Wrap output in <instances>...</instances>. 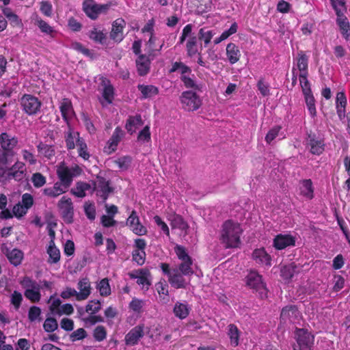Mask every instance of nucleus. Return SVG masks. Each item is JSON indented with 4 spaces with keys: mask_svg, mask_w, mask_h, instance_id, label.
Instances as JSON below:
<instances>
[{
    "mask_svg": "<svg viewBox=\"0 0 350 350\" xmlns=\"http://www.w3.org/2000/svg\"><path fill=\"white\" fill-rule=\"evenodd\" d=\"M174 252L180 261L176 267L170 268V265L162 262L160 267L163 273L167 276L170 285L175 288H186L189 281L185 276H191L194 273L193 260L186 249L180 245L174 247Z\"/></svg>",
    "mask_w": 350,
    "mask_h": 350,
    "instance_id": "obj_1",
    "label": "nucleus"
},
{
    "mask_svg": "<svg viewBox=\"0 0 350 350\" xmlns=\"http://www.w3.org/2000/svg\"><path fill=\"white\" fill-rule=\"evenodd\" d=\"M243 230L240 224L231 219L226 221L221 226L220 241L226 248H237L241 245Z\"/></svg>",
    "mask_w": 350,
    "mask_h": 350,
    "instance_id": "obj_2",
    "label": "nucleus"
},
{
    "mask_svg": "<svg viewBox=\"0 0 350 350\" xmlns=\"http://www.w3.org/2000/svg\"><path fill=\"white\" fill-rule=\"evenodd\" d=\"M81 173L82 169L77 165L69 167L62 164L57 169V174L61 181L59 183L67 189L72 184L73 178L79 176Z\"/></svg>",
    "mask_w": 350,
    "mask_h": 350,
    "instance_id": "obj_3",
    "label": "nucleus"
},
{
    "mask_svg": "<svg viewBox=\"0 0 350 350\" xmlns=\"http://www.w3.org/2000/svg\"><path fill=\"white\" fill-rule=\"evenodd\" d=\"M21 284L25 289L24 295L33 303L38 302L41 299V285L28 276H25Z\"/></svg>",
    "mask_w": 350,
    "mask_h": 350,
    "instance_id": "obj_4",
    "label": "nucleus"
},
{
    "mask_svg": "<svg viewBox=\"0 0 350 350\" xmlns=\"http://www.w3.org/2000/svg\"><path fill=\"white\" fill-rule=\"evenodd\" d=\"M19 101L22 110L29 116L36 115L40 111L42 103L33 95L25 94Z\"/></svg>",
    "mask_w": 350,
    "mask_h": 350,
    "instance_id": "obj_5",
    "label": "nucleus"
},
{
    "mask_svg": "<svg viewBox=\"0 0 350 350\" xmlns=\"http://www.w3.org/2000/svg\"><path fill=\"white\" fill-rule=\"evenodd\" d=\"M247 285L258 292L261 299L267 297L268 290L265 284L262 280V276L256 271H250L246 277Z\"/></svg>",
    "mask_w": 350,
    "mask_h": 350,
    "instance_id": "obj_6",
    "label": "nucleus"
},
{
    "mask_svg": "<svg viewBox=\"0 0 350 350\" xmlns=\"http://www.w3.org/2000/svg\"><path fill=\"white\" fill-rule=\"evenodd\" d=\"M94 190L100 202H105L109 195L113 192V188L109 186V181L104 177L97 176L94 182Z\"/></svg>",
    "mask_w": 350,
    "mask_h": 350,
    "instance_id": "obj_7",
    "label": "nucleus"
},
{
    "mask_svg": "<svg viewBox=\"0 0 350 350\" xmlns=\"http://www.w3.org/2000/svg\"><path fill=\"white\" fill-rule=\"evenodd\" d=\"M180 100L183 107L188 111L197 110L201 105L199 96L192 91L183 92Z\"/></svg>",
    "mask_w": 350,
    "mask_h": 350,
    "instance_id": "obj_8",
    "label": "nucleus"
},
{
    "mask_svg": "<svg viewBox=\"0 0 350 350\" xmlns=\"http://www.w3.org/2000/svg\"><path fill=\"white\" fill-rule=\"evenodd\" d=\"M297 345L294 350H311L314 340V336L304 329H298L296 331Z\"/></svg>",
    "mask_w": 350,
    "mask_h": 350,
    "instance_id": "obj_9",
    "label": "nucleus"
},
{
    "mask_svg": "<svg viewBox=\"0 0 350 350\" xmlns=\"http://www.w3.org/2000/svg\"><path fill=\"white\" fill-rule=\"evenodd\" d=\"M57 206L61 211L64 221L68 224L72 223L73 220L74 208L71 198L63 196L58 202Z\"/></svg>",
    "mask_w": 350,
    "mask_h": 350,
    "instance_id": "obj_10",
    "label": "nucleus"
},
{
    "mask_svg": "<svg viewBox=\"0 0 350 350\" xmlns=\"http://www.w3.org/2000/svg\"><path fill=\"white\" fill-rule=\"evenodd\" d=\"M297 68L299 70V83L301 84L308 83L309 81L308 77V57L304 53V51H299L297 53L296 57Z\"/></svg>",
    "mask_w": 350,
    "mask_h": 350,
    "instance_id": "obj_11",
    "label": "nucleus"
},
{
    "mask_svg": "<svg viewBox=\"0 0 350 350\" xmlns=\"http://www.w3.org/2000/svg\"><path fill=\"white\" fill-rule=\"evenodd\" d=\"M301 314L295 305H288L282 309L280 321L283 323H294L298 321Z\"/></svg>",
    "mask_w": 350,
    "mask_h": 350,
    "instance_id": "obj_12",
    "label": "nucleus"
},
{
    "mask_svg": "<svg viewBox=\"0 0 350 350\" xmlns=\"http://www.w3.org/2000/svg\"><path fill=\"white\" fill-rule=\"evenodd\" d=\"M307 148L313 154L319 155L325 150V142L322 137L314 134H310L306 139Z\"/></svg>",
    "mask_w": 350,
    "mask_h": 350,
    "instance_id": "obj_13",
    "label": "nucleus"
},
{
    "mask_svg": "<svg viewBox=\"0 0 350 350\" xmlns=\"http://www.w3.org/2000/svg\"><path fill=\"white\" fill-rule=\"evenodd\" d=\"M144 325L139 324L133 327L125 336L124 340L126 345H136L144 336Z\"/></svg>",
    "mask_w": 350,
    "mask_h": 350,
    "instance_id": "obj_14",
    "label": "nucleus"
},
{
    "mask_svg": "<svg viewBox=\"0 0 350 350\" xmlns=\"http://www.w3.org/2000/svg\"><path fill=\"white\" fill-rule=\"evenodd\" d=\"M305 102L310 116L314 118L317 116L316 100L312 93L310 83L301 84Z\"/></svg>",
    "mask_w": 350,
    "mask_h": 350,
    "instance_id": "obj_15",
    "label": "nucleus"
},
{
    "mask_svg": "<svg viewBox=\"0 0 350 350\" xmlns=\"http://www.w3.org/2000/svg\"><path fill=\"white\" fill-rule=\"evenodd\" d=\"M126 225L131 230L137 235H144L147 232V229L139 221V217L135 211H133L126 221Z\"/></svg>",
    "mask_w": 350,
    "mask_h": 350,
    "instance_id": "obj_16",
    "label": "nucleus"
},
{
    "mask_svg": "<svg viewBox=\"0 0 350 350\" xmlns=\"http://www.w3.org/2000/svg\"><path fill=\"white\" fill-rule=\"evenodd\" d=\"M102 96L103 100L101 101L103 105L111 104L114 97V88L110 81L105 78L101 79Z\"/></svg>",
    "mask_w": 350,
    "mask_h": 350,
    "instance_id": "obj_17",
    "label": "nucleus"
},
{
    "mask_svg": "<svg viewBox=\"0 0 350 350\" xmlns=\"http://www.w3.org/2000/svg\"><path fill=\"white\" fill-rule=\"evenodd\" d=\"M124 26L125 21L122 18L116 19L112 24L110 38L116 42H121L124 38L123 29Z\"/></svg>",
    "mask_w": 350,
    "mask_h": 350,
    "instance_id": "obj_18",
    "label": "nucleus"
},
{
    "mask_svg": "<svg viewBox=\"0 0 350 350\" xmlns=\"http://www.w3.org/2000/svg\"><path fill=\"white\" fill-rule=\"evenodd\" d=\"M295 238L290 234H278L273 239V246L277 250H283L288 246H294Z\"/></svg>",
    "mask_w": 350,
    "mask_h": 350,
    "instance_id": "obj_19",
    "label": "nucleus"
},
{
    "mask_svg": "<svg viewBox=\"0 0 350 350\" xmlns=\"http://www.w3.org/2000/svg\"><path fill=\"white\" fill-rule=\"evenodd\" d=\"M83 8L90 18L96 19L102 12L103 7L96 4L92 0H86L83 3Z\"/></svg>",
    "mask_w": 350,
    "mask_h": 350,
    "instance_id": "obj_20",
    "label": "nucleus"
},
{
    "mask_svg": "<svg viewBox=\"0 0 350 350\" xmlns=\"http://www.w3.org/2000/svg\"><path fill=\"white\" fill-rule=\"evenodd\" d=\"M10 172L12 180L21 181L25 178L26 175V167L24 163L16 161L11 167L8 168Z\"/></svg>",
    "mask_w": 350,
    "mask_h": 350,
    "instance_id": "obj_21",
    "label": "nucleus"
},
{
    "mask_svg": "<svg viewBox=\"0 0 350 350\" xmlns=\"http://www.w3.org/2000/svg\"><path fill=\"white\" fill-rule=\"evenodd\" d=\"M79 289L77 295V301L86 299L91 293V286L89 280L87 278L81 279L77 284Z\"/></svg>",
    "mask_w": 350,
    "mask_h": 350,
    "instance_id": "obj_22",
    "label": "nucleus"
},
{
    "mask_svg": "<svg viewBox=\"0 0 350 350\" xmlns=\"http://www.w3.org/2000/svg\"><path fill=\"white\" fill-rule=\"evenodd\" d=\"M299 193L307 200L313 198L314 188L310 179H304L299 182Z\"/></svg>",
    "mask_w": 350,
    "mask_h": 350,
    "instance_id": "obj_23",
    "label": "nucleus"
},
{
    "mask_svg": "<svg viewBox=\"0 0 350 350\" xmlns=\"http://www.w3.org/2000/svg\"><path fill=\"white\" fill-rule=\"evenodd\" d=\"M137 70L140 76L146 75L150 68V59L145 55H139L136 61Z\"/></svg>",
    "mask_w": 350,
    "mask_h": 350,
    "instance_id": "obj_24",
    "label": "nucleus"
},
{
    "mask_svg": "<svg viewBox=\"0 0 350 350\" xmlns=\"http://www.w3.org/2000/svg\"><path fill=\"white\" fill-rule=\"evenodd\" d=\"M18 144V139L12 136L7 133H3L0 135V144L1 149H5L10 152H13L12 150Z\"/></svg>",
    "mask_w": 350,
    "mask_h": 350,
    "instance_id": "obj_25",
    "label": "nucleus"
},
{
    "mask_svg": "<svg viewBox=\"0 0 350 350\" xmlns=\"http://www.w3.org/2000/svg\"><path fill=\"white\" fill-rule=\"evenodd\" d=\"M68 131L65 133V142L66 148L68 150L74 149L76 146L77 141L79 139H82L79 136V132L74 131L73 129L70 126L69 124Z\"/></svg>",
    "mask_w": 350,
    "mask_h": 350,
    "instance_id": "obj_26",
    "label": "nucleus"
},
{
    "mask_svg": "<svg viewBox=\"0 0 350 350\" xmlns=\"http://www.w3.org/2000/svg\"><path fill=\"white\" fill-rule=\"evenodd\" d=\"M227 59L231 64L237 63L241 57L239 47L234 43H229L226 46Z\"/></svg>",
    "mask_w": 350,
    "mask_h": 350,
    "instance_id": "obj_27",
    "label": "nucleus"
},
{
    "mask_svg": "<svg viewBox=\"0 0 350 350\" xmlns=\"http://www.w3.org/2000/svg\"><path fill=\"white\" fill-rule=\"evenodd\" d=\"M67 188H66L62 183L59 182H57L54 184V185L51 187L45 188L43 190V193L45 196H47L50 198H57L61 194L65 193L67 191Z\"/></svg>",
    "mask_w": 350,
    "mask_h": 350,
    "instance_id": "obj_28",
    "label": "nucleus"
},
{
    "mask_svg": "<svg viewBox=\"0 0 350 350\" xmlns=\"http://www.w3.org/2000/svg\"><path fill=\"white\" fill-rule=\"evenodd\" d=\"M252 256L257 263L271 266V257L264 248L255 250Z\"/></svg>",
    "mask_w": 350,
    "mask_h": 350,
    "instance_id": "obj_29",
    "label": "nucleus"
},
{
    "mask_svg": "<svg viewBox=\"0 0 350 350\" xmlns=\"http://www.w3.org/2000/svg\"><path fill=\"white\" fill-rule=\"evenodd\" d=\"M59 109L63 119L68 124V119L72 117L74 112L71 101L68 98H64L60 103Z\"/></svg>",
    "mask_w": 350,
    "mask_h": 350,
    "instance_id": "obj_30",
    "label": "nucleus"
},
{
    "mask_svg": "<svg viewBox=\"0 0 350 350\" xmlns=\"http://www.w3.org/2000/svg\"><path fill=\"white\" fill-rule=\"evenodd\" d=\"M169 221L172 228H177L183 232L187 231L188 228L187 223L183 219V218L177 214H173L170 216Z\"/></svg>",
    "mask_w": 350,
    "mask_h": 350,
    "instance_id": "obj_31",
    "label": "nucleus"
},
{
    "mask_svg": "<svg viewBox=\"0 0 350 350\" xmlns=\"http://www.w3.org/2000/svg\"><path fill=\"white\" fill-rule=\"evenodd\" d=\"M337 24L343 37L347 39L350 36V26L347 18L344 14L337 16Z\"/></svg>",
    "mask_w": 350,
    "mask_h": 350,
    "instance_id": "obj_32",
    "label": "nucleus"
},
{
    "mask_svg": "<svg viewBox=\"0 0 350 350\" xmlns=\"http://www.w3.org/2000/svg\"><path fill=\"white\" fill-rule=\"evenodd\" d=\"M190 308L186 303L177 301L173 309L175 316L180 319H185L189 314Z\"/></svg>",
    "mask_w": 350,
    "mask_h": 350,
    "instance_id": "obj_33",
    "label": "nucleus"
},
{
    "mask_svg": "<svg viewBox=\"0 0 350 350\" xmlns=\"http://www.w3.org/2000/svg\"><path fill=\"white\" fill-rule=\"evenodd\" d=\"M36 147L39 154L48 159H51L55 156V150L53 146L40 142Z\"/></svg>",
    "mask_w": 350,
    "mask_h": 350,
    "instance_id": "obj_34",
    "label": "nucleus"
},
{
    "mask_svg": "<svg viewBox=\"0 0 350 350\" xmlns=\"http://www.w3.org/2000/svg\"><path fill=\"white\" fill-rule=\"evenodd\" d=\"M143 124L142 117L140 115H137L135 116H130L128 119L125 128L127 130L128 133L131 135L135 132L136 129L138 126H141Z\"/></svg>",
    "mask_w": 350,
    "mask_h": 350,
    "instance_id": "obj_35",
    "label": "nucleus"
},
{
    "mask_svg": "<svg viewBox=\"0 0 350 350\" xmlns=\"http://www.w3.org/2000/svg\"><path fill=\"white\" fill-rule=\"evenodd\" d=\"M228 336L230 338V343L232 347H237L239 344L240 332L238 327L234 324L228 326Z\"/></svg>",
    "mask_w": 350,
    "mask_h": 350,
    "instance_id": "obj_36",
    "label": "nucleus"
},
{
    "mask_svg": "<svg viewBox=\"0 0 350 350\" xmlns=\"http://www.w3.org/2000/svg\"><path fill=\"white\" fill-rule=\"evenodd\" d=\"M47 254L49 256L48 262L49 263H57L60 259V252L59 250L55 247V242L51 240L47 249Z\"/></svg>",
    "mask_w": 350,
    "mask_h": 350,
    "instance_id": "obj_37",
    "label": "nucleus"
},
{
    "mask_svg": "<svg viewBox=\"0 0 350 350\" xmlns=\"http://www.w3.org/2000/svg\"><path fill=\"white\" fill-rule=\"evenodd\" d=\"M7 257L14 266L16 267L21 264L23 259V252L18 249H13L7 253Z\"/></svg>",
    "mask_w": 350,
    "mask_h": 350,
    "instance_id": "obj_38",
    "label": "nucleus"
},
{
    "mask_svg": "<svg viewBox=\"0 0 350 350\" xmlns=\"http://www.w3.org/2000/svg\"><path fill=\"white\" fill-rule=\"evenodd\" d=\"M124 133L120 127H116L111 138L108 141L109 149L115 151L116 147L122 139Z\"/></svg>",
    "mask_w": 350,
    "mask_h": 350,
    "instance_id": "obj_39",
    "label": "nucleus"
},
{
    "mask_svg": "<svg viewBox=\"0 0 350 350\" xmlns=\"http://www.w3.org/2000/svg\"><path fill=\"white\" fill-rule=\"evenodd\" d=\"M91 189V185L85 182H77L75 188L71 189V193L78 198L85 196V192Z\"/></svg>",
    "mask_w": 350,
    "mask_h": 350,
    "instance_id": "obj_40",
    "label": "nucleus"
},
{
    "mask_svg": "<svg viewBox=\"0 0 350 350\" xmlns=\"http://www.w3.org/2000/svg\"><path fill=\"white\" fill-rule=\"evenodd\" d=\"M138 90L141 92L144 98H151L159 93L158 88L154 85H138Z\"/></svg>",
    "mask_w": 350,
    "mask_h": 350,
    "instance_id": "obj_41",
    "label": "nucleus"
},
{
    "mask_svg": "<svg viewBox=\"0 0 350 350\" xmlns=\"http://www.w3.org/2000/svg\"><path fill=\"white\" fill-rule=\"evenodd\" d=\"M76 146L77 147L79 156L85 161H88L90 157V154L88 151V146L85 140L83 139H79L77 141Z\"/></svg>",
    "mask_w": 350,
    "mask_h": 350,
    "instance_id": "obj_42",
    "label": "nucleus"
},
{
    "mask_svg": "<svg viewBox=\"0 0 350 350\" xmlns=\"http://www.w3.org/2000/svg\"><path fill=\"white\" fill-rule=\"evenodd\" d=\"M89 38L96 42L104 43L106 39V34L96 27H94L88 33Z\"/></svg>",
    "mask_w": 350,
    "mask_h": 350,
    "instance_id": "obj_43",
    "label": "nucleus"
},
{
    "mask_svg": "<svg viewBox=\"0 0 350 350\" xmlns=\"http://www.w3.org/2000/svg\"><path fill=\"white\" fill-rule=\"evenodd\" d=\"M297 266L294 263L284 266L281 269V276L284 280L291 279L297 272Z\"/></svg>",
    "mask_w": 350,
    "mask_h": 350,
    "instance_id": "obj_44",
    "label": "nucleus"
},
{
    "mask_svg": "<svg viewBox=\"0 0 350 350\" xmlns=\"http://www.w3.org/2000/svg\"><path fill=\"white\" fill-rule=\"evenodd\" d=\"M101 296L107 297L111 294V287L107 278L102 279L96 285Z\"/></svg>",
    "mask_w": 350,
    "mask_h": 350,
    "instance_id": "obj_45",
    "label": "nucleus"
},
{
    "mask_svg": "<svg viewBox=\"0 0 350 350\" xmlns=\"http://www.w3.org/2000/svg\"><path fill=\"white\" fill-rule=\"evenodd\" d=\"M146 272L141 270L139 273V275L137 273H130L129 276L132 279H137V283L139 285L142 286L143 287L146 286L147 288L150 285V282L148 281L146 275Z\"/></svg>",
    "mask_w": 350,
    "mask_h": 350,
    "instance_id": "obj_46",
    "label": "nucleus"
},
{
    "mask_svg": "<svg viewBox=\"0 0 350 350\" xmlns=\"http://www.w3.org/2000/svg\"><path fill=\"white\" fill-rule=\"evenodd\" d=\"M144 305L145 301L144 300L137 298H133L129 303V308L135 314H139L143 312V308Z\"/></svg>",
    "mask_w": 350,
    "mask_h": 350,
    "instance_id": "obj_47",
    "label": "nucleus"
},
{
    "mask_svg": "<svg viewBox=\"0 0 350 350\" xmlns=\"http://www.w3.org/2000/svg\"><path fill=\"white\" fill-rule=\"evenodd\" d=\"M213 36L214 33L213 31L206 27L201 28L199 30L198 38L204 41V46H206L209 44Z\"/></svg>",
    "mask_w": 350,
    "mask_h": 350,
    "instance_id": "obj_48",
    "label": "nucleus"
},
{
    "mask_svg": "<svg viewBox=\"0 0 350 350\" xmlns=\"http://www.w3.org/2000/svg\"><path fill=\"white\" fill-rule=\"evenodd\" d=\"M13 155V152L0 149V170L6 168L7 165L9 163L10 158L12 157Z\"/></svg>",
    "mask_w": 350,
    "mask_h": 350,
    "instance_id": "obj_49",
    "label": "nucleus"
},
{
    "mask_svg": "<svg viewBox=\"0 0 350 350\" xmlns=\"http://www.w3.org/2000/svg\"><path fill=\"white\" fill-rule=\"evenodd\" d=\"M186 49L189 57H192L198 53L197 38L196 36H192L188 40L186 44Z\"/></svg>",
    "mask_w": 350,
    "mask_h": 350,
    "instance_id": "obj_50",
    "label": "nucleus"
},
{
    "mask_svg": "<svg viewBox=\"0 0 350 350\" xmlns=\"http://www.w3.org/2000/svg\"><path fill=\"white\" fill-rule=\"evenodd\" d=\"M102 308V305L98 300H91L89 301L85 307V312L90 313L91 314H95L98 312Z\"/></svg>",
    "mask_w": 350,
    "mask_h": 350,
    "instance_id": "obj_51",
    "label": "nucleus"
},
{
    "mask_svg": "<svg viewBox=\"0 0 350 350\" xmlns=\"http://www.w3.org/2000/svg\"><path fill=\"white\" fill-rule=\"evenodd\" d=\"M330 1L337 16H338V14L341 15L346 12L347 8L345 0H330Z\"/></svg>",
    "mask_w": 350,
    "mask_h": 350,
    "instance_id": "obj_52",
    "label": "nucleus"
},
{
    "mask_svg": "<svg viewBox=\"0 0 350 350\" xmlns=\"http://www.w3.org/2000/svg\"><path fill=\"white\" fill-rule=\"evenodd\" d=\"M28 319L31 322L41 320V309L36 306L30 307L28 312Z\"/></svg>",
    "mask_w": 350,
    "mask_h": 350,
    "instance_id": "obj_53",
    "label": "nucleus"
},
{
    "mask_svg": "<svg viewBox=\"0 0 350 350\" xmlns=\"http://www.w3.org/2000/svg\"><path fill=\"white\" fill-rule=\"evenodd\" d=\"M93 336L98 342L104 340L107 337V331L105 327L103 325L97 326L93 332Z\"/></svg>",
    "mask_w": 350,
    "mask_h": 350,
    "instance_id": "obj_54",
    "label": "nucleus"
},
{
    "mask_svg": "<svg viewBox=\"0 0 350 350\" xmlns=\"http://www.w3.org/2000/svg\"><path fill=\"white\" fill-rule=\"evenodd\" d=\"M43 327L45 332H53L57 329L58 324L55 319L49 317L45 320Z\"/></svg>",
    "mask_w": 350,
    "mask_h": 350,
    "instance_id": "obj_55",
    "label": "nucleus"
},
{
    "mask_svg": "<svg viewBox=\"0 0 350 350\" xmlns=\"http://www.w3.org/2000/svg\"><path fill=\"white\" fill-rule=\"evenodd\" d=\"M31 181L35 187L40 188L45 185L46 178L42 174L36 172L32 175Z\"/></svg>",
    "mask_w": 350,
    "mask_h": 350,
    "instance_id": "obj_56",
    "label": "nucleus"
},
{
    "mask_svg": "<svg viewBox=\"0 0 350 350\" xmlns=\"http://www.w3.org/2000/svg\"><path fill=\"white\" fill-rule=\"evenodd\" d=\"M131 157L129 156L122 157L115 161L118 167L122 170H127L131 163Z\"/></svg>",
    "mask_w": 350,
    "mask_h": 350,
    "instance_id": "obj_57",
    "label": "nucleus"
},
{
    "mask_svg": "<svg viewBox=\"0 0 350 350\" xmlns=\"http://www.w3.org/2000/svg\"><path fill=\"white\" fill-rule=\"evenodd\" d=\"M282 127L280 126H274L271 128L265 137V141L268 144H271V142L275 139L278 136L280 135V131Z\"/></svg>",
    "mask_w": 350,
    "mask_h": 350,
    "instance_id": "obj_58",
    "label": "nucleus"
},
{
    "mask_svg": "<svg viewBox=\"0 0 350 350\" xmlns=\"http://www.w3.org/2000/svg\"><path fill=\"white\" fill-rule=\"evenodd\" d=\"M36 23L42 33L51 35L54 32L53 28L44 21L42 19H37Z\"/></svg>",
    "mask_w": 350,
    "mask_h": 350,
    "instance_id": "obj_59",
    "label": "nucleus"
},
{
    "mask_svg": "<svg viewBox=\"0 0 350 350\" xmlns=\"http://www.w3.org/2000/svg\"><path fill=\"white\" fill-rule=\"evenodd\" d=\"M146 252L143 250H134L133 252V260L139 265H142L145 262Z\"/></svg>",
    "mask_w": 350,
    "mask_h": 350,
    "instance_id": "obj_60",
    "label": "nucleus"
},
{
    "mask_svg": "<svg viewBox=\"0 0 350 350\" xmlns=\"http://www.w3.org/2000/svg\"><path fill=\"white\" fill-rule=\"evenodd\" d=\"M84 211L89 219L94 220L95 219L96 209L94 204L85 202L84 204Z\"/></svg>",
    "mask_w": 350,
    "mask_h": 350,
    "instance_id": "obj_61",
    "label": "nucleus"
},
{
    "mask_svg": "<svg viewBox=\"0 0 350 350\" xmlns=\"http://www.w3.org/2000/svg\"><path fill=\"white\" fill-rule=\"evenodd\" d=\"M87 336V332L83 328H79L74 331L70 336L71 341L82 340Z\"/></svg>",
    "mask_w": 350,
    "mask_h": 350,
    "instance_id": "obj_62",
    "label": "nucleus"
},
{
    "mask_svg": "<svg viewBox=\"0 0 350 350\" xmlns=\"http://www.w3.org/2000/svg\"><path fill=\"white\" fill-rule=\"evenodd\" d=\"M23 298L21 293L14 291L11 295V303L14 305L16 310H18L22 303Z\"/></svg>",
    "mask_w": 350,
    "mask_h": 350,
    "instance_id": "obj_63",
    "label": "nucleus"
},
{
    "mask_svg": "<svg viewBox=\"0 0 350 350\" xmlns=\"http://www.w3.org/2000/svg\"><path fill=\"white\" fill-rule=\"evenodd\" d=\"M257 87L263 96H267L270 94L269 85L262 79L258 81Z\"/></svg>",
    "mask_w": 350,
    "mask_h": 350,
    "instance_id": "obj_64",
    "label": "nucleus"
}]
</instances>
